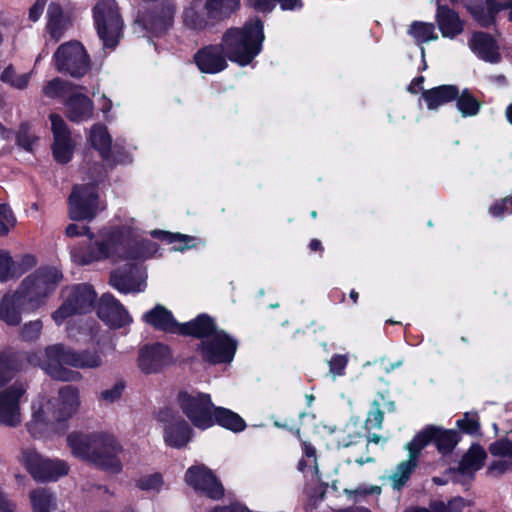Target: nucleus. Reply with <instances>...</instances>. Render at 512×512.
<instances>
[{"label":"nucleus","instance_id":"28","mask_svg":"<svg viewBox=\"0 0 512 512\" xmlns=\"http://www.w3.org/2000/svg\"><path fill=\"white\" fill-rule=\"evenodd\" d=\"M46 30L51 40L59 41L71 25L70 16L60 5L52 3L48 7Z\"/></svg>","mask_w":512,"mask_h":512},{"label":"nucleus","instance_id":"26","mask_svg":"<svg viewBox=\"0 0 512 512\" xmlns=\"http://www.w3.org/2000/svg\"><path fill=\"white\" fill-rule=\"evenodd\" d=\"M174 7L169 1L163 3V7L156 13H149L138 18L145 29L153 34H160L171 27L173 23Z\"/></svg>","mask_w":512,"mask_h":512},{"label":"nucleus","instance_id":"58","mask_svg":"<svg viewBox=\"0 0 512 512\" xmlns=\"http://www.w3.org/2000/svg\"><path fill=\"white\" fill-rule=\"evenodd\" d=\"M42 331V322L40 320L31 321L24 325L22 329V336L26 340H35L39 337Z\"/></svg>","mask_w":512,"mask_h":512},{"label":"nucleus","instance_id":"54","mask_svg":"<svg viewBox=\"0 0 512 512\" xmlns=\"http://www.w3.org/2000/svg\"><path fill=\"white\" fill-rule=\"evenodd\" d=\"M302 449L305 455V459H302L299 462L298 468L302 472H304L307 468L313 472L316 470V449L307 442H303Z\"/></svg>","mask_w":512,"mask_h":512},{"label":"nucleus","instance_id":"42","mask_svg":"<svg viewBox=\"0 0 512 512\" xmlns=\"http://www.w3.org/2000/svg\"><path fill=\"white\" fill-rule=\"evenodd\" d=\"M434 443L442 455L452 452L459 441V436L454 430H445L435 426Z\"/></svg>","mask_w":512,"mask_h":512},{"label":"nucleus","instance_id":"16","mask_svg":"<svg viewBox=\"0 0 512 512\" xmlns=\"http://www.w3.org/2000/svg\"><path fill=\"white\" fill-rule=\"evenodd\" d=\"M49 118L53 133V156L57 162L67 163L71 160L75 148L71 131L60 115L51 114Z\"/></svg>","mask_w":512,"mask_h":512},{"label":"nucleus","instance_id":"64","mask_svg":"<svg viewBox=\"0 0 512 512\" xmlns=\"http://www.w3.org/2000/svg\"><path fill=\"white\" fill-rule=\"evenodd\" d=\"M46 0H36L33 6L29 10V18L32 21H37L43 13Z\"/></svg>","mask_w":512,"mask_h":512},{"label":"nucleus","instance_id":"23","mask_svg":"<svg viewBox=\"0 0 512 512\" xmlns=\"http://www.w3.org/2000/svg\"><path fill=\"white\" fill-rule=\"evenodd\" d=\"M60 423L71 418L80 407V396L77 388L64 386L59 389L57 396L51 398Z\"/></svg>","mask_w":512,"mask_h":512},{"label":"nucleus","instance_id":"29","mask_svg":"<svg viewBox=\"0 0 512 512\" xmlns=\"http://www.w3.org/2000/svg\"><path fill=\"white\" fill-rule=\"evenodd\" d=\"M504 9H510L509 20L512 21V0L499 2L497 0H485V6L470 7L474 19L482 26H489L494 23L495 16Z\"/></svg>","mask_w":512,"mask_h":512},{"label":"nucleus","instance_id":"18","mask_svg":"<svg viewBox=\"0 0 512 512\" xmlns=\"http://www.w3.org/2000/svg\"><path fill=\"white\" fill-rule=\"evenodd\" d=\"M98 316L113 328H121L132 323V317L125 307L110 294H104L101 297Z\"/></svg>","mask_w":512,"mask_h":512},{"label":"nucleus","instance_id":"15","mask_svg":"<svg viewBox=\"0 0 512 512\" xmlns=\"http://www.w3.org/2000/svg\"><path fill=\"white\" fill-rule=\"evenodd\" d=\"M173 363V355L168 346L155 343L139 350L137 365L144 374H155Z\"/></svg>","mask_w":512,"mask_h":512},{"label":"nucleus","instance_id":"6","mask_svg":"<svg viewBox=\"0 0 512 512\" xmlns=\"http://www.w3.org/2000/svg\"><path fill=\"white\" fill-rule=\"evenodd\" d=\"M93 19L103 45L114 48L120 39L123 26L115 1H98L93 8Z\"/></svg>","mask_w":512,"mask_h":512},{"label":"nucleus","instance_id":"1","mask_svg":"<svg viewBox=\"0 0 512 512\" xmlns=\"http://www.w3.org/2000/svg\"><path fill=\"white\" fill-rule=\"evenodd\" d=\"M117 223L102 229L100 239L89 249L71 248V259L79 265L109 259L113 263L125 262V269H117L111 275V284L121 293H139L146 288V272L142 263L153 258L159 251L157 243L143 238L135 218L118 216Z\"/></svg>","mask_w":512,"mask_h":512},{"label":"nucleus","instance_id":"62","mask_svg":"<svg viewBox=\"0 0 512 512\" xmlns=\"http://www.w3.org/2000/svg\"><path fill=\"white\" fill-rule=\"evenodd\" d=\"M210 512H253L245 504L241 502H234L226 506H217Z\"/></svg>","mask_w":512,"mask_h":512},{"label":"nucleus","instance_id":"48","mask_svg":"<svg viewBox=\"0 0 512 512\" xmlns=\"http://www.w3.org/2000/svg\"><path fill=\"white\" fill-rule=\"evenodd\" d=\"M457 108L464 117L474 116L479 112L480 103L467 90H464L457 99Z\"/></svg>","mask_w":512,"mask_h":512},{"label":"nucleus","instance_id":"13","mask_svg":"<svg viewBox=\"0 0 512 512\" xmlns=\"http://www.w3.org/2000/svg\"><path fill=\"white\" fill-rule=\"evenodd\" d=\"M25 392L26 387L21 383H14L0 391V424L16 427L21 423V403Z\"/></svg>","mask_w":512,"mask_h":512},{"label":"nucleus","instance_id":"40","mask_svg":"<svg viewBox=\"0 0 512 512\" xmlns=\"http://www.w3.org/2000/svg\"><path fill=\"white\" fill-rule=\"evenodd\" d=\"M240 6V0H207L205 10L207 17L224 18L235 12Z\"/></svg>","mask_w":512,"mask_h":512},{"label":"nucleus","instance_id":"60","mask_svg":"<svg viewBox=\"0 0 512 512\" xmlns=\"http://www.w3.org/2000/svg\"><path fill=\"white\" fill-rule=\"evenodd\" d=\"M383 422V413L382 411L376 407L373 410H371L368 414V417L366 419V428L367 429H374V428H380Z\"/></svg>","mask_w":512,"mask_h":512},{"label":"nucleus","instance_id":"3","mask_svg":"<svg viewBox=\"0 0 512 512\" xmlns=\"http://www.w3.org/2000/svg\"><path fill=\"white\" fill-rule=\"evenodd\" d=\"M102 349L76 352L61 344L48 346L44 351L33 353L29 357L32 365L40 366L52 378L62 381H76L81 378L79 372L67 369L68 365L79 369H97L103 365Z\"/></svg>","mask_w":512,"mask_h":512},{"label":"nucleus","instance_id":"31","mask_svg":"<svg viewBox=\"0 0 512 512\" xmlns=\"http://www.w3.org/2000/svg\"><path fill=\"white\" fill-rule=\"evenodd\" d=\"M150 236L168 244H172L173 250L175 251H184L198 246H203L205 244L200 238L180 233H170L163 230H152L150 231Z\"/></svg>","mask_w":512,"mask_h":512},{"label":"nucleus","instance_id":"53","mask_svg":"<svg viewBox=\"0 0 512 512\" xmlns=\"http://www.w3.org/2000/svg\"><path fill=\"white\" fill-rule=\"evenodd\" d=\"M124 384L122 382L114 383L112 386L104 389L99 394V401L104 404H112L118 401L123 393Z\"/></svg>","mask_w":512,"mask_h":512},{"label":"nucleus","instance_id":"34","mask_svg":"<svg viewBox=\"0 0 512 512\" xmlns=\"http://www.w3.org/2000/svg\"><path fill=\"white\" fill-rule=\"evenodd\" d=\"M457 95V87L453 85H442L423 91L422 100L429 110H436L440 106L454 100Z\"/></svg>","mask_w":512,"mask_h":512},{"label":"nucleus","instance_id":"10","mask_svg":"<svg viewBox=\"0 0 512 512\" xmlns=\"http://www.w3.org/2000/svg\"><path fill=\"white\" fill-rule=\"evenodd\" d=\"M57 71L81 77L89 70V60L84 47L76 41L60 45L53 56Z\"/></svg>","mask_w":512,"mask_h":512},{"label":"nucleus","instance_id":"38","mask_svg":"<svg viewBox=\"0 0 512 512\" xmlns=\"http://www.w3.org/2000/svg\"><path fill=\"white\" fill-rule=\"evenodd\" d=\"M485 459V450L479 445H473L464 455L460 470L464 474H473L483 466Z\"/></svg>","mask_w":512,"mask_h":512},{"label":"nucleus","instance_id":"63","mask_svg":"<svg viewBox=\"0 0 512 512\" xmlns=\"http://www.w3.org/2000/svg\"><path fill=\"white\" fill-rule=\"evenodd\" d=\"M36 138L32 135H28L26 130H22L18 135V143L26 150H32Z\"/></svg>","mask_w":512,"mask_h":512},{"label":"nucleus","instance_id":"30","mask_svg":"<svg viewBox=\"0 0 512 512\" xmlns=\"http://www.w3.org/2000/svg\"><path fill=\"white\" fill-rule=\"evenodd\" d=\"M469 47L485 61L496 63L500 59L494 39L485 33L478 32L473 34L469 41Z\"/></svg>","mask_w":512,"mask_h":512},{"label":"nucleus","instance_id":"9","mask_svg":"<svg viewBox=\"0 0 512 512\" xmlns=\"http://www.w3.org/2000/svg\"><path fill=\"white\" fill-rule=\"evenodd\" d=\"M238 342L223 330H216L200 340L197 352L203 361L210 364H230L235 356Z\"/></svg>","mask_w":512,"mask_h":512},{"label":"nucleus","instance_id":"27","mask_svg":"<svg viewBox=\"0 0 512 512\" xmlns=\"http://www.w3.org/2000/svg\"><path fill=\"white\" fill-rule=\"evenodd\" d=\"M142 320L153 328L165 332L178 333L180 324L171 311L162 305H156L142 315Z\"/></svg>","mask_w":512,"mask_h":512},{"label":"nucleus","instance_id":"39","mask_svg":"<svg viewBox=\"0 0 512 512\" xmlns=\"http://www.w3.org/2000/svg\"><path fill=\"white\" fill-rule=\"evenodd\" d=\"M435 426H428L418 432L415 437L406 444L409 457L418 461L420 452L430 443L434 441Z\"/></svg>","mask_w":512,"mask_h":512},{"label":"nucleus","instance_id":"19","mask_svg":"<svg viewBox=\"0 0 512 512\" xmlns=\"http://www.w3.org/2000/svg\"><path fill=\"white\" fill-rule=\"evenodd\" d=\"M360 423L357 420L348 422L344 429H336L327 424H319L316 427L317 433L327 437L328 444L336 447H348L356 442L361 436Z\"/></svg>","mask_w":512,"mask_h":512},{"label":"nucleus","instance_id":"2","mask_svg":"<svg viewBox=\"0 0 512 512\" xmlns=\"http://www.w3.org/2000/svg\"><path fill=\"white\" fill-rule=\"evenodd\" d=\"M62 279L54 267H44L28 275L17 290L4 295L0 303V319L8 325H18L22 315L36 312L44 306Z\"/></svg>","mask_w":512,"mask_h":512},{"label":"nucleus","instance_id":"17","mask_svg":"<svg viewBox=\"0 0 512 512\" xmlns=\"http://www.w3.org/2000/svg\"><path fill=\"white\" fill-rule=\"evenodd\" d=\"M36 263V258L31 254L14 258L9 251L0 250V282L18 279Z\"/></svg>","mask_w":512,"mask_h":512},{"label":"nucleus","instance_id":"20","mask_svg":"<svg viewBox=\"0 0 512 512\" xmlns=\"http://www.w3.org/2000/svg\"><path fill=\"white\" fill-rule=\"evenodd\" d=\"M31 410L29 429L32 433H35L38 428H53L60 423L51 398L38 396L32 402Z\"/></svg>","mask_w":512,"mask_h":512},{"label":"nucleus","instance_id":"47","mask_svg":"<svg viewBox=\"0 0 512 512\" xmlns=\"http://www.w3.org/2000/svg\"><path fill=\"white\" fill-rule=\"evenodd\" d=\"M183 24L188 29L199 31L207 26L208 21L204 15L199 14L194 5H191L183 12Z\"/></svg>","mask_w":512,"mask_h":512},{"label":"nucleus","instance_id":"37","mask_svg":"<svg viewBox=\"0 0 512 512\" xmlns=\"http://www.w3.org/2000/svg\"><path fill=\"white\" fill-rule=\"evenodd\" d=\"M33 512H52L56 509V498L47 488L34 489L29 494Z\"/></svg>","mask_w":512,"mask_h":512},{"label":"nucleus","instance_id":"43","mask_svg":"<svg viewBox=\"0 0 512 512\" xmlns=\"http://www.w3.org/2000/svg\"><path fill=\"white\" fill-rule=\"evenodd\" d=\"M408 33L419 45L438 39V35L435 32V27L432 23L414 22L410 25Z\"/></svg>","mask_w":512,"mask_h":512},{"label":"nucleus","instance_id":"52","mask_svg":"<svg viewBox=\"0 0 512 512\" xmlns=\"http://www.w3.org/2000/svg\"><path fill=\"white\" fill-rule=\"evenodd\" d=\"M16 225V218L6 204H0V236H4Z\"/></svg>","mask_w":512,"mask_h":512},{"label":"nucleus","instance_id":"33","mask_svg":"<svg viewBox=\"0 0 512 512\" xmlns=\"http://www.w3.org/2000/svg\"><path fill=\"white\" fill-rule=\"evenodd\" d=\"M491 454L499 456L500 459L493 462L489 467L491 474H501L512 469V442L500 440L491 444L489 448Z\"/></svg>","mask_w":512,"mask_h":512},{"label":"nucleus","instance_id":"57","mask_svg":"<svg viewBox=\"0 0 512 512\" xmlns=\"http://www.w3.org/2000/svg\"><path fill=\"white\" fill-rule=\"evenodd\" d=\"M439 512H470V504L463 498L452 499L447 507L441 505Z\"/></svg>","mask_w":512,"mask_h":512},{"label":"nucleus","instance_id":"36","mask_svg":"<svg viewBox=\"0 0 512 512\" xmlns=\"http://www.w3.org/2000/svg\"><path fill=\"white\" fill-rule=\"evenodd\" d=\"M215 424L233 432H241L246 428L245 421L237 413L216 406L213 411V425Z\"/></svg>","mask_w":512,"mask_h":512},{"label":"nucleus","instance_id":"5","mask_svg":"<svg viewBox=\"0 0 512 512\" xmlns=\"http://www.w3.org/2000/svg\"><path fill=\"white\" fill-rule=\"evenodd\" d=\"M264 38L262 22L253 19L242 28L227 30L222 38V46L231 61L246 66L261 52Z\"/></svg>","mask_w":512,"mask_h":512},{"label":"nucleus","instance_id":"56","mask_svg":"<svg viewBox=\"0 0 512 512\" xmlns=\"http://www.w3.org/2000/svg\"><path fill=\"white\" fill-rule=\"evenodd\" d=\"M489 213L498 218L512 214V197H505L502 200L495 202L489 208Z\"/></svg>","mask_w":512,"mask_h":512},{"label":"nucleus","instance_id":"51","mask_svg":"<svg viewBox=\"0 0 512 512\" xmlns=\"http://www.w3.org/2000/svg\"><path fill=\"white\" fill-rule=\"evenodd\" d=\"M348 362L349 357L344 354H335L330 358L328 361L329 375L333 380L345 375Z\"/></svg>","mask_w":512,"mask_h":512},{"label":"nucleus","instance_id":"44","mask_svg":"<svg viewBox=\"0 0 512 512\" xmlns=\"http://www.w3.org/2000/svg\"><path fill=\"white\" fill-rule=\"evenodd\" d=\"M417 466V461L411 457L399 463L391 474L390 481L394 489H400L410 478V475Z\"/></svg>","mask_w":512,"mask_h":512},{"label":"nucleus","instance_id":"41","mask_svg":"<svg viewBox=\"0 0 512 512\" xmlns=\"http://www.w3.org/2000/svg\"><path fill=\"white\" fill-rule=\"evenodd\" d=\"M279 3L282 10H300L303 6L302 0H248V5L262 13L271 12L275 4Z\"/></svg>","mask_w":512,"mask_h":512},{"label":"nucleus","instance_id":"12","mask_svg":"<svg viewBox=\"0 0 512 512\" xmlns=\"http://www.w3.org/2000/svg\"><path fill=\"white\" fill-rule=\"evenodd\" d=\"M104 207L94 185H76L69 197V216L72 220H91Z\"/></svg>","mask_w":512,"mask_h":512},{"label":"nucleus","instance_id":"21","mask_svg":"<svg viewBox=\"0 0 512 512\" xmlns=\"http://www.w3.org/2000/svg\"><path fill=\"white\" fill-rule=\"evenodd\" d=\"M65 114L74 123L90 120L94 115V103L84 93L72 91L64 102Z\"/></svg>","mask_w":512,"mask_h":512},{"label":"nucleus","instance_id":"24","mask_svg":"<svg viewBox=\"0 0 512 512\" xmlns=\"http://www.w3.org/2000/svg\"><path fill=\"white\" fill-rule=\"evenodd\" d=\"M164 440L165 443L174 448L184 447L191 439L192 429L181 417H171L165 420Z\"/></svg>","mask_w":512,"mask_h":512},{"label":"nucleus","instance_id":"59","mask_svg":"<svg viewBox=\"0 0 512 512\" xmlns=\"http://www.w3.org/2000/svg\"><path fill=\"white\" fill-rule=\"evenodd\" d=\"M345 493L348 495L350 499L357 500L358 497H364L370 494H379L380 487L379 486H359L354 490H345Z\"/></svg>","mask_w":512,"mask_h":512},{"label":"nucleus","instance_id":"35","mask_svg":"<svg viewBox=\"0 0 512 512\" xmlns=\"http://www.w3.org/2000/svg\"><path fill=\"white\" fill-rule=\"evenodd\" d=\"M217 329L212 321V319L203 314L199 315L192 321H189L184 324H180L179 334L190 335L200 338L204 340V338L209 337L214 333Z\"/></svg>","mask_w":512,"mask_h":512},{"label":"nucleus","instance_id":"32","mask_svg":"<svg viewBox=\"0 0 512 512\" xmlns=\"http://www.w3.org/2000/svg\"><path fill=\"white\" fill-rule=\"evenodd\" d=\"M87 139L103 159L110 160L112 138L104 124L96 123L92 125L88 131Z\"/></svg>","mask_w":512,"mask_h":512},{"label":"nucleus","instance_id":"22","mask_svg":"<svg viewBox=\"0 0 512 512\" xmlns=\"http://www.w3.org/2000/svg\"><path fill=\"white\" fill-rule=\"evenodd\" d=\"M223 52L225 51L222 45L206 46L195 54L194 60L201 72L215 74L227 67Z\"/></svg>","mask_w":512,"mask_h":512},{"label":"nucleus","instance_id":"11","mask_svg":"<svg viewBox=\"0 0 512 512\" xmlns=\"http://www.w3.org/2000/svg\"><path fill=\"white\" fill-rule=\"evenodd\" d=\"M22 462L32 477L40 482L57 481L69 472V466L64 460L46 459L33 450L23 451Z\"/></svg>","mask_w":512,"mask_h":512},{"label":"nucleus","instance_id":"25","mask_svg":"<svg viewBox=\"0 0 512 512\" xmlns=\"http://www.w3.org/2000/svg\"><path fill=\"white\" fill-rule=\"evenodd\" d=\"M436 22L445 38L453 39L464 30L463 21L459 15L449 7L441 5L439 0L437 1Z\"/></svg>","mask_w":512,"mask_h":512},{"label":"nucleus","instance_id":"49","mask_svg":"<svg viewBox=\"0 0 512 512\" xmlns=\"http://www.w3.org/2000/svg\"><path fill=\"white\" fill-rule=\"evenodd\" d=\"M125 141L117 140L111 149L110 159L118 164H127L132 162V155L135 147L131 144L122 145Z\"/></svg>","mask_w":512,"mask_h":512},{"label":"nucleus","instance_id":"50","mask_svg":"<svg viewBox=\"0 0 512 512\" xmlns=\"http://www.w3.org/2000/svg\"><path fill=\"white\" fill-rule=\"evenodd\" d=\"M136 485L141 490L158 492L162 489L164 481L161 474L153 473L139 477Z\"/></svg>","mask_w":512,"mask_h":512},{"label":"nucleus","instance_id":"55","mask_svg":"<svg viewBox=\"0 0 512 512\" xmlns=\"http://www.w3.org/2000/svg\"><path fill=\"white\" fill-rule=\"evenodd\" d=\"M457 426L466 433L476 434L479 431V422L476 414L465 413L462 419L457 420Z\"/></svg>","mask_w":512,"mask_h":512},{"label":"nucleus","instance_id":"14","mask_svg":"<svg viewBox=\"0 0 512 512\" xmlns=\"http://www.w3.org/2000/svg\"><path fill=\"white\" fill-rule=\"evenodd\" d=\"M185 482L191 488L199 491L211 499H220L224 495L222 484L213 472L202 464H196L188 468L185 473Z\"/></svg>","mask_w":512,"mask_h":512},{"label":"nucleus","instance_id":"8","mask_svg":"<svg viewBox=\"0 0 512 512\" xmlns=\"http://www.w3.org/2000/svg\"><path fill=\"white\" fill-rule=\"evenodd\" d=\"M63 304L52 313L55 324L60 326L76 314L90 311L93 307L96 294L87 284L76 285L63 291Z\"/></svg>","mask_w":512,"mask_h":512},{"label":"nucleus","instance_id":"61","mask_svg":"<svg viewBox=\"0 0 512 512\" xmlns=\"http://www.w3.org/2000/svg\"><path fill=\"white\" fill-rule=\"evenodd\" d=\"M65 234L68 237H76L80 235H89V238H93V234L90 233V230L85 225H79V224H69L65 229Z\"/></svg>","mask_w":512,"mask_h":512},{"label":"nucleus","instance_id":"7","mask_svg":"<svg viewBox=\"0 0 512 512\" xmlns=\"http://www.w3.org/2000/svg\"><path fill=\"white\" fill-rule=\"evenodd\" d=\"M178 405L192 425L206 430L213 426L214 404L207 393L182 391L178 394Z\"/></svg>","mask_w":512,"mask_h":512},{"label":"nucleus","instance_id":"45","mask_svg":"<svg viewBox=\"0 0 512 512\" xmlns=\"http://www.w3.org/2000/svg\"><path fill=\"white\" fill-rule=\"evenodd\" d=\"M71 92L70 82L60 78H53L43 86V94L48 98H67Z\"/></svg>","mask_w":512,"mask_h":512},{"label":"nucleus","instance_id":"46","mask_svg":"<svg viewBox=\"0 0 512 512\" xmlns=\"http://www.w3.org/2000/svg\"><path fill=\"white\" fill-rule=\"evenodd\" d=\"M32 71L27 73L17 74L13 67H7L1 74V80L8 83L16 89H24L27 87Z\"/></svg>","mask_w":512,"mask_h":512},{"label":"nucleus","instance_id":"4","mask_svg":"<svg viewBox=\"0 0 512 512\" xmlns=\"http://www.w3.org/2000/svg\"><path fill=\"white\" fill-rule=\"evenodd\" d=\"M72 454L97 467L117 474L122 470L119 458L122 446L116 438L107 433H72L67 438Z\"/></svg>","mask_w":512,"mask_h":512}]
</instances>
